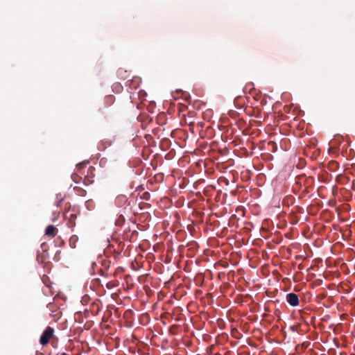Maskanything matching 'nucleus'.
Instances as JSON below:
<instances>
[{
	"mask_svg": "<svg viewBox=\"0 0 355 355\" xmlns=\"http://www.w3.org/2000/svg\"><path fill=\"white\" fill-rule=\"evenodd\" d=\"M54 330L51 327H47L40 336V343L42 345H46L53 338Z\"/></svg>",
	"mask_w": 355,
	"mask_h": 355,
	"instance_id": "f257e3e1",
	"label": "nucleus"
},
{
	"mask_svg": "<svg viewBox=\"0 0 355 355\" xmlns=\"http://www.w3.org/2000/svg\"><path fill=\"white\" fill-rule=\"evenodd\" d=\"M88 163V162H84L76 165V172L71 175V178L75 182L78 183L80 181L82 177L78 174V173H81L83 167L87 165Z\"/></svg>",
	"mask_w": 355,
	"mask_h": 355,
	"instance_id": "f03ea898",
	"label": "nucleus"
},
{
	"mask_svg": "<svg viewBox=\"0 0 355 355\" xmlns=\"http://www.w3.org/2000/svg\"><path fill=\"white\" fill-rule=\"evenodd\" d=\"M286 301L293 306H296L299 304L298 296L293 293L286 295Z\"/></svg>",
	"mask_w": 355,
	"mask_h": 355,
	"instance_id": "7ed1b4c3",
	"label": "nucleus"
},
{
	"mask_svg": "<svg viewBox=\"0 0 355 355\" xmlns=\"http://www.w3.org/2000/svg\"><path fill=\"white\" fill-rule=\"evenodd\" d=\"M58 232V230L52 225H48L45 230V234L49 236L54 237Z\"/></svg>",
	"mask_w": 355,
	"mask_h": 355,
	"instance_id": "20e7f679",
	"label": "nucleus"
},
{
	"mask_svg": "<svg viewBox=\"0 0 355 355\" xmlns=\"http://www.w3.org/2000/svg\"><path fill=\"white\" fill-rule=\"evenodd\" d=\"M141 83V78L139 77L134 76L132 78V80H131V81H130V83L129 84V86H130V87L131 89H137V88L139 87V86L140 85Z\"/></svg>",
	"mask_w": 355,
	"mask_h": 355,
	"instance_id": "39448f33",
	"label": "nucleus"
},
{
	"mask_svg": "<svg viewBox=\"0 0 355 355\" xmlns=\"http://www.w3.org/2000/svg\"><path fill=\"white\" fill-rule=\"evenodd\" d=\"M73 189H74L75 192L76 193V194H78L80 196H85L86 194L85 190H84L81 187H75Z\"/></svg>",
	"mask_w": 355,
	"mask_h": 355,
	"instance_id": "423d86ee",
	"label": "nucleus"
},
{
	"mask_svg": "<svg viewBox=\"0 0 355 355\" xmlns=\"http://www.w3.org/2000/svg\"><path fill=\"white\" fill-rule=\"evenodd\" d=\"M146 96H147V94L144 90H140L139 92V97L141 99V101H144Z\"/></svg>",
	"mask_w": 355,
	"mask_h": 355,
	"instance_id": "0eeeda50",
	"label": "nucleus"
},
{
	"mask_svg": "<svg viewBox=\"0 0 355 355\" xmlns=\"http://www.w3.org/2000/svg\"><path fill=\"white\" fill-rule=\"evenodd\" d=\"M84 182H85V184H90L92 181H90L89 179H87V178H85V180H84Z\"/></svg>",
	"mask_w": 355,
	"mask_h": 355,
	"instance_id": "6e6552de",
	"label": "nucleus"
},
{
	"mask_svg": "<svg viewBox=\"0 0 355 355\" xmlns=\"http://www.w3.org/2000/svg\"><path fill=\"white\" fill-rule=\"evenodd\" d=\"M76 240H77L76 236H73L70 239V243H71L72 241H76Z\"/></svg>",
	"mask_w": 355,
	"mask_h": 355,
	"instance_id": "1a4fd4ad",
	"label": "nucleus"
},
{
	"mask_svg": "<svg viewBox=\"0 0 355 355\" xmlns=\"http://www.w3.org/2000/svg\"><path fill=\"white\" fill-rule=\"evenodd\" d=\"M94 168L93 167H89V171H89V172H91V173H93V171H94Z\"/></svg>",
	"mask_w": 355,
	"mask_h": 355,
	"instance_id": "9d476101",
	"label": "nucleus"
}]
</instances>
